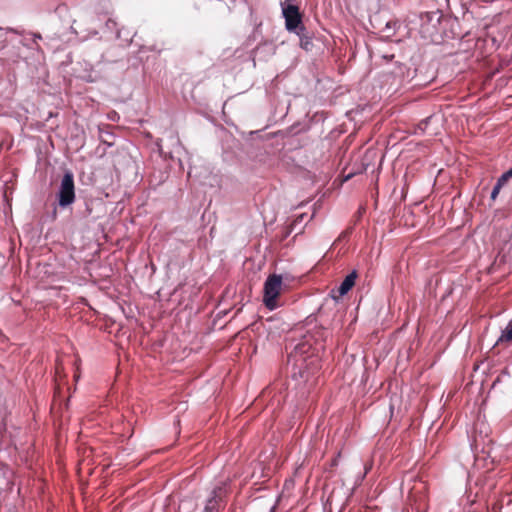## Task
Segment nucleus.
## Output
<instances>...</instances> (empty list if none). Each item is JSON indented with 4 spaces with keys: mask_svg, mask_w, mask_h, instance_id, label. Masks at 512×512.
Returning <instances> with one entry per match:
<instances>
[{
    "mask_svg": "<svg viewBox=\"0 0 512 512\" xmlns=\"http://www.w3.org/2000/svg\"><path fill=\"white\" fill-rule=\"evenodd\" d=\"M510 178H512V167L498 178V180L491 192V196H490L491 200H493V201L496 200V198L498 197V195L500 193V190L507 184V182Z\"/></svg>",
    "mask_w": 512,
    "mask_h": 512,
    "instance_id": "obj_5",
    "label": "nucleus"
},
{
    "mask_svg": "<svg viewBox=\"0 0 512 512\" xmlns=\"http://www.w3.org/2000/svg\"><path fill=\"white\" fill-rule=\"evenodd\" d=\"M422 23L423 26L427 23H433V26L435 27V24H438L441 19V15L439 12H427L422 16Z\"/></svg>",
    "mask_w": 512,
    "mask_h": 512,
    "instance_id": "obj_6",
    "label": "nucleus"
},
{
    "mask_svg": "<svg viewBox=\"0 0 512 512\" xmlns=\"http://www.w3.org/2000/svg\"><path fill=\"white\" fill-rule=\"evenodd\" d=\"M358 278V273L356 270H353L350 274H348L345 279L342 281L340 286L337 289L338 296L334 295V290H332L333 298L338 299L346 295L355 285L356 279Z\"/></svg>",
    "mask_w": 512,
    "mask_h": 512,
    "instance_id": "obj_4",
    "label": "nucleus"
},
{
    "mask_svg": "<svg viewBox=\"0 0 512 512\" xmlns=\"http://www.w3.org/2000/svg\"><path fill=\"white\" fill-rule=\"evenodd\" d=\"M75 201V184L74 176L70 171H67L60 184L58 192V203L61 207H67Z\"/></svg>",
    "mask_w": 512,
    "mask_h": 512,
    "instance_id": "obj_3",
    "label": "nucleus"
},
{
    "mask_svg": "<svg viewBox=\"0 0 512 512\" xmlns=\"http://www.w3.org/2000/svg\"><path fill=\"white\" fill-rule=\"evenodd\" d=\"M282 290V277L277 274L268 276L264 283L263 303L269 310L279 307L278 297Z\"/></svg>",
    "mask_w": 512,
    "mask_h": 512,
    "instance_id": "obj_1",
    "label": "nucleus"
},
{
    "mask_svg": "<svg viewBox=\"0 0 512 512\" xmlns=\"http://www.w3.org/2000/svg\"><path fill=\"white\" fill-rule=\"evenodd\" d=\"M423 124H425V125H426V124H427V120H426V121H424L423 123H421V124H420V126H421V125H423Z\"/></svg>",
    "mask_w": 512,
    "mask_h": 512,
    "instance_id": "obj_10",
    "label": "nucleus"
},
{
    "mask_svg": "<svg viewBox=\"0 0 512 512\" xmlns=\"http://www.w3.org/2000/svg\"><path fill=\"white\" fill-rule=\"evenodd\" d=\"M498 341L512 342V320L508 323Z\"/></svg>",
    "mask_w": 512,
    "mask_h": 512,
    "instance_id": "obj_7",
    "label": "nucleus"
},
{
    "mask_svg": "<svg viewBox=\"0 0 512 512\" xmlns=\"http://www.w3.org/2000/svg\"><path fill=\"white\" fill-rule=\"evenodd\" d=\"M416 512H425V510H420L419 508H417Z\"/></svg>",
    "mask_w": 512,
    "mask_h": 512,
    "instance_id": "obj_9",
    "label": "nucleus"
},
{
    "mask_svg": "<svg viewBox=\"0 0 512 512\" xmlns=\"http://www.w3.org/2000/svg\"><path fill=\"white\" fill-rule=\"evenodd\" d=\"M282 12L285 18L286 29L301 35L305 31V27L302 24V15L298 6L294 4L282 5Z\"/></svg>",
    "mask_w": 512,
    "mask_h": 512,
    "instance_id": "obj_2",
    "label": "nucleus"
},
{
    "mask_svg": "<svg viewBox=\"0 0 512 512\" xmlns=\"http://www.w3.org/2000/svg\"><path fill=\"white\" fill-rule=\"evenodd\" d=\"M217 489L213 490V496L208 500L204 512H213L217 505Z\"/></svg>",
    "mask_w": 512,
    "mask_h": 512,
    "instance_id": "obj_8",
    "label": "nucleus"
}]
</instances>
